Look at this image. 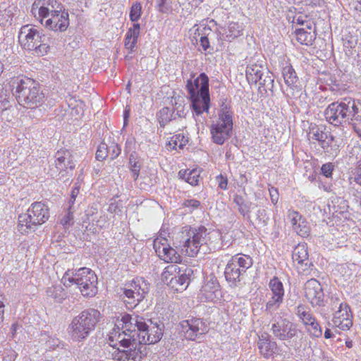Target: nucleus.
Masks as SVG:
<instances>
[{
    "instance_id": "f257e3e1",
    "label": "nucleus",
    "mask_w": 361,
    "mask_h": 361,
    "mask_svg": "<svg viewBox=\"0 0 361 361\" xmlns=\"http://www.w3.org/2000/svg\"><path fill=\"white\" fill-rule=\"evenodd\" d=\"M219 235L215 232H210L207 228L200 226L197 228L185 226L178 232L173 238L172 247L167 239L157 238L153 243V248L159 258L166 263H180L182 260L180 252L188 257H195L200 250L204 253L215 250L217 247L212 240V238L218 239Z\"/></svg>"
},
{
    "instance_id": "f03ea898",
    "label": "nucleus",
    "mask_w": 361,
    "mask_h": 361,
    "mask_svg": "<svg viewBox=\"0 0 361 361\" xmlns=\"http://www.w3.org/2000/svg\"><path fill=\"white\" fill-rule=\"evenodd\" d=\"M125 314L121 317V324H117V328H114L109 334V341L111 342H118L121 346L126 349L121 350L118 348H116V344L111 343L113 348L111 353L112 359L116 361H128L130 360H135L139 356V350L136 349L137 338L136 334L129 331L124 328L126 317Z\"/></svg>"
},
{
    "instance_id": "7ed1b4c3",
    "label": "nucleus",
    "mask_w": 361,
    "mask_h": 361,
    "mask_svg": "<svg viewBox=\"0 0 361 361\" xmlns=\"http://www.w3.org/2000/svg\"><path fill=\"white\" fill-rule=\"evenodd\" d=\"M124 328L136 334L139 344H154L159 342L163 336L164 324L146 320L137 314H126Z\"/></svg>"
},
{
    "instance_id": "20e7f679",
    "label": "nucleus",
    "mask_w": 361,
    "mask_h": 361,
    "mask_svg": "<svg viewBox=\"0 0 361 361\" xmlns=\"http://www.w3.org/2000/svg\"><path fill=\"white\" fill-rule=\"evenodd\" d=\"M326 121L334 126H340L347 121H361V101L345 97L331 103L324 112Z\"/></svg>"
},
{
    "instance_id": "39448f33",
    "label": "nucleus",
    "mask_w": 361,
    "mask_h": 361,
    "mask_svg": "<svg viewBox=\"0 0 361 361\" xmlns=\"http://www.w3.org/2000/svg\"><path fill=\"white\" fill-rule=\"evenodd\" d=\"M15 95L18 104L27 109H34L45 102L44 94L36 80L27 77H16L11 79Z\"/></svg>"
},
{
    "instance_id": "423d86ee",
    "label": "nucleus",
    "mask_w": 361,
    "mask_h": 361,
    "mask_svg": "<svg viewBox=\"0 0 361 361\" xmlns=\"http://www.w3.org/2000/svg\"><path fill=\"white\" fill-rule=\"evenodd\" d=\"M186 87L191 101L193 116L197 122L203 123L204 119L201 115L204 111H209L210 104L209 78L202 73L193 81L188 80Z\"/></svg>"
},
{
    "instance_id": "0eeeda50",
    "label": "nucleus",
    "mask_w": 361,
    "mask_h": 361,
    "mask_svg": "<svg viewBox=\"0 0 361 361\" xmlns=\"http://www.w3.org/2000/svg\"><path fill=\"white\" fill-rule=\"evenodd\" d=\"M100 317L99 311L94 308L85 310L73 317L68 328L72 340L76 342L85 340L95 329Z\"/></svg>"
},
{
    "instance_id": "6e6552de",
    "label": "nucleus",
    "mask_w": 361,
    "mask_h": 361,
    "mask_svg": "<svg viewBox=\"0 0 361 361\" xmlns=\"http://www.w3.org/2000/svg\"><path fill=\"white\" fill-rule=\"evenodd\" d=\"M62 282L66 287L76 285L85 297H93L97 293V276L87 267L80 268L75 273L67 271L62 278Z\"/></svg>"
},
{
    "instance_id": "1a4fd4ad",
    "label": "nucleus",
    "mask_w": 361,
    "mask_h": 361,
    "mask_svg": "<svg viewBox=\"0 0 361 361\" xmlns=\"http://www.w3.org/2000/svg\"><path fill=\"white\" fill-rule=\"evenodd\" d=\"M49 217V207L42 202H33L26 214L18 216V228L21 233L35 231L37 226L44 224Z\"/></svg>"
},
{
    "instance_id": "9d476101",
    "label": "nucleus",
    "mask_w": 361,
    "mask_h": 361,
    "mask_svg": "<svg viewBox=\"0 0 361 361\" xmlns=\"http://www.w3.org/2000/svg\"><path fill=\"white\" fill-rule=\"evenodd\" d=\"M18 40L24 49L32 51L33 54L37 56L47 54L49 49V38L39 30L30 27L29 25L20 28Z\"/></svg>"
},
{
    "instance_id": "9b49d317",
    "label": "nucleus",
    "mask_w": 361,
    "mask_h": 361,
    "mask_svg": "<svg viewBox=\"0 0 361 361\" xmlns=\"http://www.w3.org/2000/svg\"><path fill=\"white\" fill-rule=\"evenodd\" d=\"M252 259L246 255L238 254L228 262L224 275L230 286L237 287L243 280L246 271L252 266Z\"/></svg>"
},
{
    "instance_id": "f8f14e48",
    "label": "nucleus",
    "mask_w": 361,
    "mask_h": 361,
    "mask_svg": "<svg viewBox=\"0 0 361 361\" xmlns=\"http://www.w3.org/2000/svg\"><path fill=\"white\" fill-rule=\"evenodd\" d=\"M232 129V112L225 106L220 110L216 122L211 126L210 131L213 142L217 145H223L231 136Z\"/></svg>"
},
{
    "instance_id": "ddd939ff",
    "label": "nucleus",
    "mask_w": 361,
    "mask_h": 361,
    "mask_svg": "<svg viewBox=\"0 0 361 361\" xmlns=\"http://www.w3.org/2000/svg\"><path fill=\"white\" fill-rule=\"evenodd\" d=\"M121 295L128 309L135 308L149 290V284L143 278H136L126 284Z\"/></svg>"
},
{
    "instance_id": "4468645a",
    "label": "nucleus",
    "mask_w": 361,
    "mask_h": 361,
    "mask_svg": "<svg viewBox=\"0 0 361 361\" xmlns=\"http://www.w3.org/2000/svg\"><path fill=\"white\" fill-rule=\"evenodd\" d=\"M271 331L273 336L281 341H287L297 336L298 329L289 319L276 314L271 319Z\"/></svg>"
},
{
    "instance_id": "2eb2a0df",
    "label": "nucleus",
    "mask_w": 361,
    "mask_h": 361,
    "mask_svg": "<svg viewBox=\"0 0 361 361\" xmlns=\"http://www.w3.org/2000/svg\"><path fill=\"white\" fill-rule=\"evenodd\" d=\"M295 312L310 336L320 338L322 336V326L308 307L300 305L295 308Z\"/></svg>"
},
{
    "instance_id": "dca6fc26",
    "label": "nucleus",
    "mask_w": 361,
    "mask_h": 361,
    "mask_svg": "<svg viewBox=\"0 0 361 361\" xmlns=\"http://www.w3.org/2000/svg\"><path fill=\"white\" fill-rule=\"evenodd\" d=\"M292 259L300 274L307 275L310 272L311 267L313 266L309 259L307 246L305 243H299L294 247Z\"/></svg>"
},
{
    "instance_id": "f3484780",
    "label": "nucleus",
    "mask_w": 361,
    "mask_h": 361,
    "mask_svg": "<svg viewBox=\"0 0 361 361\" xmlns=\"http://www.w3.org/2000/svg\"><path fill=\"white\" fill-rule=\"evenodd\" d=\"M63 6L56 0H36L32 4V12L38 10V14L41 18V23L42 19L49 17L51 15L61 13L63 11Z\"/></svg>"
},
{
    "instance_id": "a211bd4d",
    "label": "nucleus",
    "mask_w": 361,
    "mask_h": 361,
    "mask_svg": "<svg viewBox=\"0 0 361 361\" xmlns=\"http://www.w3.org/2000/svg\"><path fill=\"white\" fill-rule=\"evenodd\" d=\"M181 331L186 339L194 341L198 336L202 335L206 331V326L202 319L192 318L183 320L180 323Z\"/></svg>"
},
{
    "instance_id": "6ab92c4d",
    "label": "nucleus",
    "mask_w": 361,
    "mask_h": 361,
    "mask_svg": "<svg viewBox=\"0 0 361 361\" xmlns=\"http://www.w3.org/2000/svg\"><path fill=\"white\" fill-rule=\"evenodd\" d=\"M305 293L313 307L324 305V294L322 285L317 280L312 279L305 283Z\"/></svg>"
},
{
    "instance_id": "aec40b11",
    "label": "nucleus",
    "mask_w": 361,
    "mask_h": 361,
    "mask_svg": "<svg viewBox=\"0 0 361 361\" xmlns=\"http://www.w3.org/2000/svg\"><path fill=\"white\" fill-rule=\"evenodd\" d=\"M263 73H268V69L264 66V60L255 56L250 60L246 68V78L249 83L257 84V79Z\"/></svg>"
},
{
    "instance_id": "412c9836",
    "label": "nucleus",
    "mask_w": 361,
    "mask_h": 361,
    "mask_svg": "<svg viewBox=\"0 0 361 361\" xmlns=\"http://www.w3.org/2000/svg\"><path fill=\"white\" fill-rule=\"evenodd\" d=\"M283 77L288 88L287 95L290 97H298L301 91L299 85L298 78L292 66H286L282 70Z\"/></svg>"
},
{
    "instance_id": "4be33fe9",
    "label": "nucleus",
    "mask_w": 361,
    "mask_h": 361,
    "mask_svg": "<svg viewBox=\"0 0 361 361\" xmlns=\"http://www.w3.org/2000/svg\"><path fill=\"white\" fill-rule=\"evenodd\" d=\"M221 295L220 286L217 279L212 276L207 279L200 290V298L204 302H213Z\"/></svg>"
},
{
    "instance_id": "5701e85b",
    "label": "nucleus",
    "mask_w": 361,
    "mask_h": 361,
    "mask_svg": "<svg viewBox=\"0 0 361 361\" xmlns=\"http://www.w3.org/2000/svg\"><path fill=\"white\" fill-rule=\"evenodd\" d=\"M257 348L259 353L266 359L272 357L277 353V343L267 333H263L259 336Z\"/></svg>"
},
{
    "instance_id": "b1692460",
    "label": "nucleus",
    "mask_w": 361,
    "mask_h": 361,
    "mask_svg": "<svg viewBox=\"0 0 361 361\" xmlns=\"http://www.w3.org/2000/svg\"><path fill=\"white\" fill-rule=\"evenodd\" d=\"M69 25L68 13L65 11L51 15L45 21V27L50 30L63 32Z\"/></svg>"
},
{
    "instance_id": "393cba45",
    "label": "nucleus",
    "mask_w": 361,
    "mask_h": 361,
    "mask_svg": "<svg viewBox=\"0 0 361 361\" xmlns=\"http://www.w3.org/2000/svg\"><path fill=\"white\" fill-rule=\"evenodd\" d=\"M193 274L194 271L192 268L185 266L179 267V273L173 280L175 283L170 287L176 291L181 292L185 290L190 284Z\"/></svg>"
},
{
    "instance_id": "a878e982",
    "label": "nucleus",
    "mask_w": 361,
    "mask_h": 361,
    "mask_svg": "<svg viewBox=\"0 0 361 361\" xmlns=\"http://www.w3.org/2000/svg\"><path fill=\"white\" fill-rule=\"evenodd\" d=\"M332 326L342 331H348L353 326V314L350 306L345 310H336L331 320Z\"/></svg>"
},
{
    "instance_id": "bb28decb",
    "label": "nucleus",
    "mask_w": 361,
    "mask_h": 361,
    "mask_svg": "<svg viewBox=\"0 0 361 361\" xmlns=\"http://www.w3.org/2000/svg\"><path fill=\"white\" fill-rule=\"evenodd\" d=\"M309 139H312L317 141L320 146L324 149L327 150L331 142L334 140V137L330 135L328 137L327 133L324 131L322 127L318 126H313L310 128L309 132Z\"/></svg>"
},
{
    "instance_id": "cd10ccee",
    "label": "nucleus",
    "mask_w": 361,
    "mask_h": 361,
    "mask_svg": "<svg viewBox=\"0 0 361 361\" xmlns=\"http://www.w3.org/2000/svg\"><path fill=\"white\" fill-rule=\"evenodd\" d=\"M56 167L60 171L67 169L73 170L75 168V164L73 160V155L68 149H61L55 154Z\"/></svg>"
},
{
    "instance_id": "c85d7f7f",
    "label": "nucleus",
    "mask_w": 361,
    "mask_h": 361,
    "mask_svg": "<svg viewBox=\"0 0 361 361\" xmlns=\"http://www.w3.org/2000/svg\"><path fill=\"white\" fill-rule=\"evenodd\" d=\"M296 40L301 44L310 46L316 38L315 26L312 30H307L306 27L296 28L295 31Z\"/></svg>"
},
{
    "instance_id": "c756f323",
    "label": "nucleus",
    "mask_w": 361,
    "mask_h": 361,
    "mask_svg": "<svg viewBox=\"0 0 361 361\" xmlns=\"http://www.w3.org/2000/svg\"><path fill=\"white\" fill-rule=\"evenodd\" d=\"M201 171L198 169L192 170H180L178 172L180 179L184 180L191 185H197L199 183V178Z\"/></svg>"
},
{
    "instance_id": "7c9ffc66",
    "label": "nucleus",
    "mask_w": 361,
    "mask_h": 361,
    "mask_svg": "<svg viewBox=\"0 0 361 361\" xmlns=\"http://www.w3.org/2000/svg\"><path fill=\"white\" fill-rule=\"evenodd\" d=\"M233 202L238 207V212L242 214L246 219H250V209L252 206V203L250 202L245 201L244 198L239 195H235L233 196Z\"/></svg>"
},
{
    "instance_id": "2f4dec72",
    "label": "nucleus",
    "mask_w": 361,
    "mask_h": 361,
    "mask_svg": "<svg viewBox=\"0 0 361 361\" xmlns=\"http://www.w3.org/2000/svg\"><path fill=\"white\" fill-rule=\"evenodd\" d=\"M179 267H180L176 264L169 265L165 267L161 276L162 282L169 287L171 285H173L175 282L173 281V280L175 279L177 274L179 273Z\"/></svg>"
},
{
    "instance_id": "473e14b6",
    "label": "nucleus",
    "mask_w": 361,
    "mask_h": 361,
    "mask_svg": "<svg viewBox=\"0 0 361 361\" xmlns=\"http://www.w3.org/2000/svg\"><path fill=\"white\" fill-rule=\"evenodd\" d=\"M274 75L268 70V73H263L257 79V83L259 85V90L262 92H267L268 90L272 91L274 87Z\"/></svg>"
},
{
    "instance_id": "72a5a7b5",
    "label": "nucleus",
    "mask_w": 361,
    "mask_h": 361,
    "mask_svg": "<svg viewBox=\"0 0 361 361\" xmlns=\"http://www.w3.org/2000/svg\"><path fill=\"white\" fill-rule=\"evenodd\" d=\"M157 117L160 126L164 128L170 121L176 119L174 109H171L169 107H164L159 111Z\"/></svg>"
},
{
    "instance_id": "f704fd0d",
    "label": "nucleus",
    "mask_w": 361,
    "mask_h": 361,
    "mask_svg": "<svg viewBox=\"0 0 361 361\" xmlns=\"http://www.w3.org/2000/svg\"><path fill=\"white\" fill-rule=\"evenodd\" d=\"M269 288L271 292V295L283 299L285 292L283 285L278 277H274L270 280Z\"/></svg>"
},
{
    "instance_id": "c9c22d12",
    "label": "nucleus",
    "mask_w": 361,
    "mask_h": 361,
    "mask_svg": "<svg viewBox=\"0 0 361 361\" xmlns=\"http://www.w3.org/2000/svg\"><path fill=\"white\" fill-rule=\"evenodd\" d=\"M47 295L53 298L57 302H62L66 298V293L61 286H52L47 288Z\"/></svg>"
},
{
    "instance_id": "e433bc0d",
    "label": "nucleus",
    "mask_w": 361,
    "mask_h": 361,
    "mask_svg": "<svg viewBox=\"0 0 361 361\" xmlns=\"http://www.w3.org/2000/svg\"><path fill=\"white\" fill-rule=\"evenodd\" d=\"M211 32L212 30L209 27H204L201 30L197 29L195 32V37H200V46L204 51H207L210 47L208 36Z\"/></svg>"
},
{
    "instance_id": "4c0bfd02",
    "label": "nucleus",
    "mask_w": 361,
    "mask_h": 361,
    "mask_svg": "<svg viewBox=\"0 0 361 361\" xmlns=\"http://www.w3.org/2000/svg\"><path fill=\"white\" fill-rule=\"evenodd\" d=\"M243 25L238 23L231 22L228 25L227 40L231 41L243 35Z\"/></svg>"
},
{
    "instance_id": "58836bf2",
    "label": "nucleus",
    "mask_w": 361,
    "mask_h": 361,
    "mask_svg": "<svg viewBox=\"0 0 361 361\" xmlns=\"http://www.w3.org/2000/svg\"><path fill=\"white\" fill-rule=\"evenodd\" d=\"M292 23L293 24H297L300 25L304 26L307 30H312V27L314 26V24L312 21L311 18L307 15H304L302 13H298L295 15L293 17Z\"/></svg>"
},
{
    "instance_id": "ea45409f",
    "label": "nucleus",
    "mask_w": 361,
    "mask_h": 361,
    "mask_svg": "<svg viewBox=\"0 0 361 361\" xmlns=\"http://www.w3.org/2000/svg\"><path fill=\"white\" fill-rule=\"evenodd\" d=\"M142 161L140 159L131 154L129 157V168L132 172V177L135 180H137L139 176Z\"/></svg>"
},
{
    "instance_id": "a19ab883",
    "label": "nucleus",
    "mask_w": 361,
    "mask_h": 361,
    "mask_svg": "<svg viewBox=\"0 0 361 361\" xmlns=\"http://www.w3.org/2000/svg\"><path fill=\"white\" fill-rule=\"evenodd\" d=\"M329 307L331 311L345 310L349 305L338 297L331 295L329 300Z\"/></svg>"
},
{
    "instance_id": "79ce46f5",
    "label": "nucleus",
    "mask_w": 361,
    "mask_h": 361,
    "mask_svg": "<svg viewBox=\"0 0 361 361\" xmlns=\"http://www.w3.org/2000/svg\"><path fill=\"white\" fill-rule=\"evenodd\" d=\"M188 143V139L183 134H176L171 137L169 142V145L172 146L173 149H176L177 147L180 149H183Z\"/></svg>"
},
{
    "instance_id": "37998d69",
    "label": "nucleus",
    "mask_w": 361,
    "mask_h": 361,
    "mask_svg": "<svg viewBox=\"0 0 361 361\" xmlns=\"http://www.w3.org/2000/svg\"><path fill=\"white\" fill-rule=\"evenodd\" d=\"M75 208L72 205H68L65 211V214H63L61 219V224L64 227H68L73 224V213Z\"/></svg>"
},
{
    "instance_id": "c03bdc74",
    "label": "nucleus",
    "mask_w": 361,
    "mask_h": 361,
    "mask_svg": "<svg viewBox=\"0 0 361 361\" xmlns=\"http://www.w3.org/2000/svg\"><path fill=\"white\" fill-rule=\"evenodd\" d=\"M283 301V299L271 295V298L266 303L265 312L269 314H272L279 308Z\"/></svg>"
},
{
    "instance_id": "a18cd8bd",
    "label": "nucleus",
    "mask_w": 361,
    "mask_h": 361,
    "mask_svg": "<svg viewBox=\"0 0 361 361\" xmlns=\"http://www.w3.org/2000/svg\"><path fill=\"white\" fill-rule=\"evenodd\" d=\"M293 230L297 233L298 235H300L302 238H306L309 236L310 233V228L308 225V223L305 221V219H302V220L298 222V224L294 226Z\"/></svg>"
},
{
    "instance_id": "49530a36",
    "label": "nucleus",
    "mask_w": 361,
    "mask_h": 361,
    "mask_svg": "<svg viewBox=\"0 0 361 361\" xmlns=\"http://www.w3.org/2000/svg\"><path fill=\"white\" fill-rule=\"evenodd\" d=\"M142 13V6L140 3L136 2L131 6L130 11V19L133 22L137 21Z\"/></svg>"
},
{
    "instance_id": "de8ad7c7",
    "label": "nucleus",
    "mask_w": 361,
    "mask_h": 361,
    "mask_svg": "<svg viewBox=\"0 0 361 361\" xmlns=\"http://www.w3.org/2000/svg\"><path fill=\"white\" fill-rule=\"evenodd\" d=\"M107 148L108 156L111 159H116L121 154V149L120 146L114 142H111L109 145H107Z\"/></svg>"
},
{
    "instance_id": "09e8293b",
    "label": "nucleus",
    "mask_w": 361,
    "mask_h": 361,
    "mask_svg": "<svg viewBox=\"0 0 361 361\" xmlns=\"http://www.w3.org/2000/svg\"><path fill=\"white\" fill-rule=\"evenodd\" d=\"M287 219L290 222L293 229L294 226L302 220V216L299 214V212L290 209L288 211Z\"/></svg>"
},
{
    "instance_id": "8fccbe9b",
    "label": "nucleus",
    "mask_w": 361,
    "mask_h": 361,
    "mask_svg": "<svg viewBox=\"0 0 361 361\" xmlns=\"http://www.w3.org/2000/svg\"><path fill=\"white\" fill-rule=\"evenodd\" d=\"M107 144L102 142L97 148L96 152V159L99 161H103L108 157Z\"/></svg>"
},
{
    "instance_id": "3c124183",
    "label": "nucleus",
    "mask_w": 361,
    "mask_h": 361,
    "mask_svg": "<svg viewBox=\"0 0 361 361\" xmlns=\"http://www.w3.org/2000/svg\"><path fill=\"white\" fill-rule=\"evenodd\" d=\"M182 206L187 208L188 212H192L200 207V202L195 199H188L184 200Z\"/></svg>"
},
{
    "instance_id": "603ef678",
    "label": "nucleus",
    "mask_w": 361,
    "mask_h": 361,
    "mask_svg": "<svg viewBox=\"0 0 361 361\" xmlns=\"http://www.w3.org/2000/svg\"><path fill=\"white\" fill-rule=\"evenodd\" d=\"M140 24L139 23H135L133 26V27L130 28L127 33L126 38L129 39H137L139 34H140Z\"/></svg>"
},
{
    "instance_id": "864d4df0",
    "label": "nucleus",
    "mask_w": 361,
    "mask_h": 361,
    "mask_svg": "<svg viewBox=\"0 0 361 361\" xmlns=\"http://www.w3.org/2000/svg\"><path fill=\"white\" fill-rule=\"evenodd\" d=\"M334 169L333 163L329 162L323 164L321 167V173L326 178H330L332 176V172Z\"/></svg>"
},
{
    "instance_id": "5fc2aeb1",
    "label": "nucleus",
    "mask_w": 361,
    "mask_h": 361,
    "mask_svg": "<svg viewBox=\"0 0 361 361\" xmlns=\"http://www.w3.org/2000/svg\"><path fill=\"white\" fill-rule=\"evenodd\" d=\"M137 39H129L126 38L125 39V47L128 50H129L130 52H133L134 51V48L137 44Z\"/></svg>"
},
{
    "instance_id": "6e6d98bb",
    "label": "nucleus",
    "mask_w": 361,
    "mask_h": 361,
    "mask_svg": "<svg viewBox=\"0 0 361 361\" xmlns=\"http://www.w3.org/2000/svg\"><path fill=\"white\" fill-rule=\"evenodd\" d=\"M216 180L218 182L219 188H220L222 190H226L227 189V185H228V180L226 177L224 176L219 175L216 177Z\"/></svg>"
},
{
    "instance_id": "4d7b16f0",
    "label": "nucleus",
    "mask_w": 361,
    "mask_h": 361,
    "mask_svg": "<svg viewBox=\"0 0 361 361\" xmlns=\"http://www.w3.org/2000/svg\"><path fill=\"white\" fill-rule=\"evenodd\" d=\"M0 102L4 106L8 103L7 91L0 86Z\"/></svg>"
},
{
    "instance_id": "13d9d810",
    "label": "nucleus",
    "mask_w": 361,
    "mask_h": 361,
    "mask_svg": "<svg viewBox=\"0 0 361 361\" xmlns=\"http://www.w3.org/2000/svg\"><path fill=\"white\" fill-rule=\"evenodd\" d=\"M269 194L272 203L276 204L279 200V193L277 189L274 187H271L269 189Z\"/></svg>"
},
{
    "instance_id": "bf43d9fd",
    "label": "nucleus",
    "mask_w": 361,
    "mask_h": 361,
    "mask_svg": "<svg viewBox=\"0 0 361 361\" xmlns=\"http://www.w3.org/2000/svg\"><path fill=\"white\" fill-rule=\"evenodd\" d=\"M78 194L79 188L78 187H75L74 188H73L71 194V197L68 203V205H72L73 207H74V202Z\"/></svg>"
},
{
    "instance_id": "052dcab7",
    "label": "nucleus",
    "mask_w": 361,
    "mask_h": 361,
    "mask_svg": "<svg viewBox=\"0 0 361 361\" xmlns=\"http://www.w3.org/2000/svg\"><path fill=\"white\" fill-rule=\"evenodd\" d=\"M266 214V210L264 209H258L257 212V219H259V221H264Z\"/></svg>"
},
{
    "instance_id": "680f3d73",
    "label": "nucleus",
    "mask_w": 361,
    "mask_h": 361,
    "mask_svg": "<svg viewBox=\"0 0 361 361\" xmlns=\"http://www.w3.org/2000/svg\"><path fill=\"white\" fill-rule=\"evenodd\" d=\"M352 5L356 11L361 12V0H353Z\"/></svg>"
},
{
    "instance_id": "e2e57ef3",
    "label": "nucleus",
    "mask_w": 361,
    "mask_h": 361,
    "mask_svg": "<svg viewBox=\"0 0 361 361\" xmlns=\"http://www.w3.org/2000/svg\"><path fill=\"white\" fill-rule=\"evenodd\" d=\"M355 181L361 185V170H357L356 175L355 176Z\"/></svg>"
},
{
    "instance_id": "0e129e2a",
    "label": "nucleus",
    "mask_w": 361,
    "mask_h": 361,
    "mask_svg": "<svg viewBox=\"0 0 361 361\" xmlns=\"http://www.w3.org/2000/svg\"><path fill=\"white\" fill-rule=\"evenodd\" d=\"M333 337H334V334L329 329L326 328L324 331V338L329 339Z\"/></svg>"
},
{
    "instance_id": "69168bd1",
    "label": "nucleus",
    "mask_w": 361,
    "mask_h": 361,
    "mask_svg": "<svg viewBox=\"0 0 361 361\" xmlns=\"http://www.w3.org/2000/svg\"><path fill=\"white\" fill-rule=\"evenodd\" d=\"M130 112L129 110L125 109L123 114V119H124V126L127 124L128 119L129 118Z\"/></svg>"
},
{
    "instance_id": "338daca9",
    "label": "nucleus",
    "mask_w": 361,
    "mask_h": 361,
    "mask_svg": "<svg viewBox=\"0 0 361 361\" xmlns=\"http://www.w3.org/2000/svg\"><path fill=\"white\" fill-rule=\"evenodd\" d=\"M174 111L175 110H177V112L176 114H174V116H178V117H183L184 116V111L182 109V110H178V107H176L173 109Z\"/></svg>"
},
{
    "instance_id": "774afa93",
    "label": "nucleus",
    "mask_w": 361,
    "mask_h": 361,
    "mask_svg": "<svg viewBox=\"0 0 361 361\" xmlns=\"http://www.w3.org/2000/svg\"><path fill=\"white\" fill-rule=\"evenodd\" d=\"M166 0H157L158 6L161 11H163V6Z\"/></svg>"
}]
</instances>
